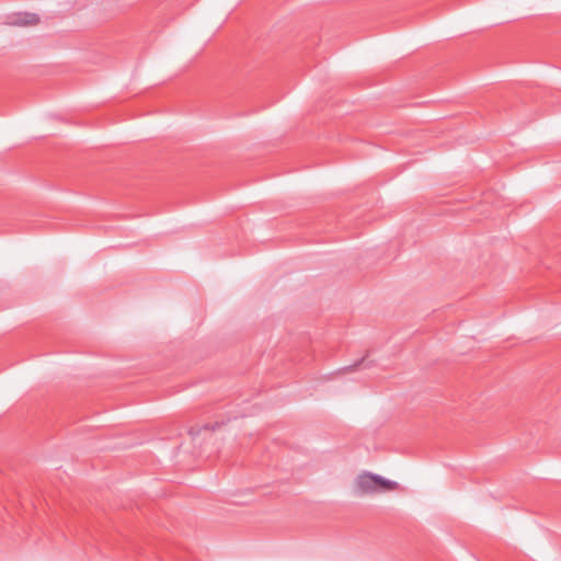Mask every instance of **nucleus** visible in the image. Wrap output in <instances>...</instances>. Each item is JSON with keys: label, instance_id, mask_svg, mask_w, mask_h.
I'll return each instance as SVG.
<instances>
[{"label": "nucleus", "instance_id": "obj_1", "mask_svg": "<svg viewBox=\"0 0 561 561\" xmlns=\"http://www.w3.org/2000/svg\"><path fill=\"white\" fill-rule=\"evenodd\" d=\"M356 484L363 493H375L378 492L375 474L364 473L357 478Z\"/></svg>", "mask_w": 561, "mask_h": 561}, {"label": "nucleus", "instance_id": "obj_2", "mask_svg": "<svg viewBox=\"0 0 561 561\" xmlns=\"http://www.w3.org/2000/svg\"><path fill=\"white\" fill-rule=\"evenodd\" d=\"M375 481L378 489L380 491H391L398 488V483L391 480H387L383 477L375 474Z\"/></svg>", "mask_w": 561, "mask_h": 561}, {"label": "nucleus", "instance_id": "obj_3", "mask_svg": "<svg viewBox=\"0 0 561 561\" xmlns=\"http://www.w3.org/2000/svg\"><path fill=\"white\" fill-rule=\"evenodd\" d=\"M37 22H38V18L36 14L23 13L18 16V19L14 23L19 24V25H33V24H36Z\"/></svg>", "mask_w": 561, "mask_h": 561}, {"label": "nucleus", "instance_id": "obj_4", "mask_svg": "<svg viewBox=\"0 0 561 561\" xmlns=\"http://www.w3.org/2000/svg\"><path fill=\"white\" fill-rule=\"evenodd\" d=\"M217 426H218V423H216L211 426L206 425L205 428L214 431Z\"/></svg>", "mask_w": 561, "mask_h": 561}]
</instances>
